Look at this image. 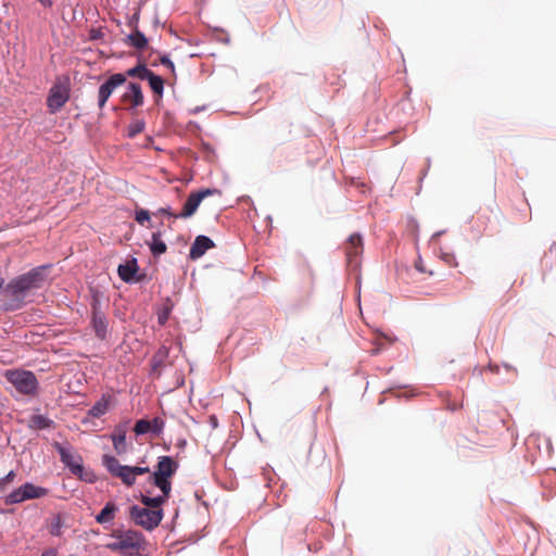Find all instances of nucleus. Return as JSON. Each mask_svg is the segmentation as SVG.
<instances>
[{"label":"nucleus","mask_w":556,"mask_h":556,"mask_svg":"<svg viewBox=\"0 0 556 556\" xmlns=\"http://www.w3.org/2000/svg\"><path fill=\"white\" fill-rule=\"evenodd\" d=\"M50 266H38L29 271L20 275L4 287L3 292L12 301L10 304L11 309L20 308L23 305V301L26 294L34 290L39 289L43 286L47 279V270Z\"/></svg>","instance_id":"nucleus-1"},{"label":"nucleus","mask_w":556,"mask_h":556,"mask_svg":"<svg viewBox=\"0 0 556 556\" xmlns=\"http://www.w3.org/2000/svg\"><path fill=\"white\" fill-rule=\"evenodd\" d=\"M178 462L170 456H160L155 470L150 475L149 481L165 495H170L172 478L178 470Z\"/></svg>","instance_id":"nucleus-2"},{"label":"nucleus","mask_w":556,"mask_h":556,"mask_svg":"<svg viewBox=\"0 0 556 556\" xmlns=\"http://www.w3.org/2000/svg\"><path fill=\"white\" fill-rule=\"evenodd\" d=\"M102 464L113 477L121 479L127 486L135 484L137 476L150 473L149 467L122 465L116 457L108 454L103 455Z\"/></svg>","instance_id":"nucleus-3"},{"label":"nucleus","mask_w":556,"mask_h":556,"mask_svg":"<svg viewBox=\"0 0 556 556\" xmlns=\"http://www.w3.org/2000/svg\"><path fill=\"white\" fill-rule=\"evenodd\" d=\"M130 519L147 531H152L160 526L163 520V509H149L142 506L132 505L129 508Z\"/></svg>","instance_id":"nucleus-4"},{"label":"nucleus","mask_w":556,"mask_h":556,"mask_svg":"<svg viewBox=\"0 0 556 556\" xmlns=\"http://www.w3.org/2000/svg\"><path fill=\"white\" fill-rule=\"evenodd\" d=\"M5 378L17 392L24 395H35L38 390V380L36 376L28 370H8Z\"/></svg>","instance_id":"nucleus-5"},{"label":"nucleus","mask_w":556,"mask_h":556,"mask_svg":"<svg viewBox=\"0 0 556 556\" xmlns=\"http://www.w3.org/2000/svg\"><path fill=\"white\" fill-rule=\"evenodd\" d=\"M49 490L42 486L26 482L12 491L5 498L7 504H17L27 500L41 498L47 496Z\"/></svg>","instance_id":"nucleus-6"},{"label":"nucleus","mask_w":556,"mask_h":556,"mask_svg":"<svg viewBox=\"0 0 556 556\" xmlns=\"http://www.w3.org/2000/svg\"><path fill=\"white\" fill-rule=\"evenodd\" d=\"M214 194H218L220 195V191L218 189H210V188H206V189H202V190H199V191H194V192H191L184 206H182V210L180 213H178V215H175V219L177 218H182V219H186V218H189L191 216L194 215V213L197 212L200 203L207 197L210 195H214Z\"/></svg>","instance_id":"nucleus-7"},{"label":"nucleus","mask_w":556,"mask_h":556,"mask_svg":"<svg viewBox=\"0 0 556 556\" xmlns=\"http://www.w3.org/2000/svg\"><path fill=\"white\" fill-rule=\"evenodd\" d=\"M70 99V87L65 83H56L49 90L47 106L50 113H56Z\"/></svg>","instance_id":"nucleus-8"},{"label":"nucleus","mask_w":556,"mask_h":556,"mask_svg":"<svg viewBox=\"0 0 556 556\" xmlns=\"http://www.w3.org/2000/svg\"><path fill=\"white\" fill-rule=\"evenodd\" d=\"M126 81V75L117 73L110 76V78L100 86L98 93V104L102 109L108 99L111 97L115 88L123 85Z\"/></svg>","instance_id":"nucleus-9"},{"label":"nucleus","mask_w":556,"mask_h":556,"mask_svg":"<svg viewBox=\"0 0 556 556\" xmlns=\"http://www.w3.org/2000/svg\"><path fill=\"white\" fill-rule=\"evenodd\" d=\"M52 445L60 454L61 462L68 467L74 475H80L83 472L84 467L79 456L75 455L70 448L59 442H54Z\"/></svg>","instance_id":"nucleus-10"},{"label":"nucleus","mask_w":556,"mask_h":556,"mask_svg":"<svg viewBox=\"0 0 556 556\" xmlns=\"http://www.w3.org/2000/svg\"><path fill=\"white\" fill-rule=\"evenodd\" d=\"M164 426L165 421L161 417H154L152 420L139 419L135 424L134 431L137 435L152 433L159 437L163 432Z\"/></svg>","instance_id":"nucleus-11"},{"label":"nucleus","mask_w":556,"mask_h":556,"mask_svg":"<svg viewBox=\"0 0 556 556\" xmlns=\"http://www.w3.org/2000/svg\"><path fill=\"white\" fill-rule=\"evenodd\" d=\"M363 238L359 233H352L345 243V255L350 265L357 266V257L363 253Z\"/></svg>","instance_id":"nucleus-12"},{"label":"nucleus","mask_w":556,"mask_h":556,"mask_svg":"<svg viewBox=\"0 0 556 556\" xmlns=\"http://www.w3.org/2000/svg\"><path fill=\"white\" fill-rule=\"evenodd\" d=\"M144 543V539L141 533L132 530H128L124 532L119 536V542L117 544L112 545V548H140Z\"/></svg>","instance_id":"nucleus-13"},{"label":"nucleus","mask_w":556,"mask_h":556,"mask_svg":"<svg viewBox=\"0 0 556 556\" xmlns=\"http://www.w3.org/2000/svg\"><path fill=\"white\" fill-rule=\"evenodd\" d=\"M214 247L215 244L212 239L203 235L198 236L190 248L189 257L191 260H198L202 257L207 250Z\"/></svg>","instance_id":"nucleus-14"},{"label":"nucleus","mask_w":556,"mask_h":556,"mask_svg":"<svg viewBox=\"0 0 556 556\" xmlns=\"http://www.w3.org/2000/svg\"><path fill=\"white\" fill-rule=\"evenodd\" d=\"M92 326L96 336L100 339H105L108 332V320L103 313H101L96 304L92 305Z\"/></svg>","instance_id":"nucleus-15"},{"label":"nucleus","mask_w":556,"mask_h":556,"mask_svg":"<svg viewBox=\"0 0 556 556\" xmlns=\"http://www.w3.org/2000/svg\"><path fill=\"white\" fill-rule=\"evenodd\" d=\"M126 433V426L119 425L115 427L114 431L111 434L114 450L118 455L125 454L127 452Z\"/></svg>","instance_id":"nucleus-16"},{"label":"nucleus","mask_w":556,"mask_h":556,"mask_svg":"<svg viewBox=\"0 0 556 556\" xmlns=\"http://www.w3.org/2000/svg\"><path fill=\"white\" fill-rule=\"evenodd\" d=\"M123 100L131 103L132 106L137 108L143 104V94L139 84L130 83L128 90L124 93Z\"/></svg>","instance_id":"nucleus-17"},{"label":"nucleus","mask_w":556,"mask_h":556,"mask_svg":"<svg viewBox=\"0 0 556 556\" xmlns=\"http://www.w3.org/2000/svg\"><path fill=\"white\" fill-rule=\"evenodd\" d=\"M138 271L137 260L132 258L125 264L118 265L117 273L119 278L125 282H130L134 280V276Z\"/></svg>","instance_id":"nucleus-18"},{"label":"nucleus","mask_w":556,"mask_h":556,"mask_svg":"<svg viewBox=\"0 0 556 556\" xmlns=\"http://www.w3.org/2000/svg\"><path fill=\"white\" fill-rule=\"evenodd\" d=\"M118 510L114 502H108L102 510L96 516V521L100 525L111 523Z\"/></svg>","instance_id":"nucleus-19"},{"label":"nucleus","mask_w":556,"mask_h":556,"mask_svg":"<svg viewBox=\"0 0 556 556\" xmlns=\"http://www.w3.org/2000/svg\"><path fill=\"white\" fill-rule=\"evenodd\" d=\"M125 42L140 51L148 47L147 37L138 28H135V30L126 37Z\"/></svg>","instance_id":"nucleus-20"},{"label":"nucleus","mask_w":556,"mask_h":556,"mask_svg":"<svg viewBox=\"0 0 556 556\" xmlns=\"http://www.w3.org/2000/svg\"><path fill=\"white\" fill-rule=\"evenodd\" d=\"M170 495H165L162 493V495L151 497L148 494H141L140 495V502L143 504L142 507L149 508V509H162L163 504L166 503V501L169 498Z\"/></svg>","instance_id":"nucleus-21"},{"label":"nucleus","mask_w":556,"mask_h":556,"mask_svg":"<svg viewBox=\"0 0 556 556\" xmlns=\"http://www.w3.org/2000/svg\"><path fill=\"white\" fill-rule=\"evenodd\" d=\"M111 395L104 394L102 397L96 402V404L89 409V415L93 418H99L104 415L110 406Z\"/></svg>","instance_id":"nucleus-22"},{"label":"nucleus","mask_w":556,"mask_h":556,"mask_svg":"<svg viewBox=\"0 0 556 556\" xmlns=\"http://www.w3.org/2000/svg\"><path fill=\"white\" fill-rule=\"evenodd\" d=\"M149 248H150L151 253L154 256H160V255H162V254H164L166 252L167 245L161 239V232L160 231L152 233V240L149 243Z\"/></svg>","instance_id":"nucleus-23"},{"label":"nucleus","mask_w":556,"mask_h":556,"mask_svg":"<svg viewBox=\"0 0 556 556\" xmlns=\"http://www.w3.org/2000/svg\"><path fill=\"white\" fill-rule=\"evenodd\" d=\"M53 421L42 415H34L29 418L28 427L34 430L50 428Z\"/></svg>","instance_id":"nucleus-24"},{"label":"nucleus","mask_w":556,"mask_h":556,"mask_svg":"<svg viewBox=\"0 0 556 556\" xmlns=\"http://www.w3.org/2000/svg\"><path fill=\"white\" fill-rule=\"evenodd\" d=\"M147 80L149 81L150 88L152 91L157 94L159 97H162L163 90H164V80L161 76L155 75L153 72H151L147 76Z\"/></svg>","instance_id":"nucleus-25"},{"label":"nucleus","mask_w":556,"mask_h":556,"mask_svg":"<svg viewBox=\"0 0 556 556\" xmlns=\"http://www.w3.org/2000/svg\"><path fill=\"white\" fill-rule=\"evenodd\" d=\"M152 71H150L146 64L143 63H139L137 66L132 67V68H129L127 72H126V77L129 76V77H138L140 79H147V76L151 73Z\"/></svg>","instance_id":"nucleus-26"},{"label":"nucleus","mask_w":556,"mask_h":556,"mask_svg":"<svg viewBox=\"0 0 556 556\" xmlns=\"http://www.w3.org/2000/svg\"><path fill=\"white\" fill-rule=\"evenodd\" d=\"M63 525L62 517L60 515L54 516L50 522L49 532L54 536H60L62 534Z\"/></svg>","instance_id":"nucleus-27"},{"label":"nucleus","mask_w":556,"mask_h":556,"mask_svg":"<svg viewBox=\"0 0 556 556\" xmlns=\"http://www.w3.org/2000/svg\"><path fill=\"white\" fill-rule=\"evenodd\" d=\"M144 126H146V124L143 121H136V122L131 123L128 126V132H127L128 137L129 138L136 137L138 134L143 131Z\"/></svg>","instance_id":"nucleus-28"},{"label":"nucleus","mask_w":556,"mask_h":556,"mask_svg":"<svg viewBox=\"0 0 556 556\" xmlns=\"http://www.w3.org/2000/svg\"><path fill=\"white\" fill-rule=\"evenodd\" d=\"M169 314H170V307L169 306L163 307L157 314L159 324L162 326L165 325L166 321L168 320Z\"/></svg>","instance_id":"nucleus-29"},{"label":"nucleus","mask_w":556,"mask_h":556,"mask_svg":"<svg viewBox=\"0 0 556 556\" xmlns=\"http://www.w3.org/2000/svg\"><path fill=\"white\" fill-rule=\"evenodd\" d=\"M136 220L139 223V224H143L148 220H150V214L148 211L146 210H139L136 212Z\"/></svg>","instance_id":"nucleus-30"},{"label":"nucleus","mask_w":556,"mask_h":556,"mask_svg":"<svg viewBox=\"0 0 556 556\" xmlns=\"http://www.w3.org/2000/svg\"><path fill=\"white\" fill-rule=\"evenodd\" d=\"M160 63L166 66L173 74L175 73V65L172 60L167 55H163L160 58Z\"/></svg>","instance_id":"nucleus-31"},{"label":"nucleus","mask_w":556,"mask_h":556,"mask_svg":"<svg viewBox=\"0 0 556 556\" xmlns=\"http://www.w3.org/2000/svg\"><path fill=\"white\" fill-rule=\"evenodd\" d=\"M154 214H155V215H159V214L167 215V216H169V217H172V218H174V219H175V215H177L176 213H174V212L172 211V208H170L169 206H167V207H161V208H159V210H157V212H156V213H154Z\"/></svg>","instance_id":"nucleus-32"},{"label":"nucleus","mask_w":556,"mask_h":556,"mask_svg":"<svg viewBox=\"0 0 556 556\" xmlns=\"http://www.w3.org/2000/svg\"><path fill=\"white\" fill-rule=\"evenodd\" d=\"M415 267L420 273H425L426 271L425 266H424V262H422L421 258H418V261H416Z\"/></svg>","instance_id":"nucleus-33"},{"label":"nucleus","mask_w":556,"mask_h":556,"mask_svg":"<svg viewBox=\"0 0 556 556\" xmlns=\"http://www.w3.org/2000/svg\"><path fill=\"white\" fill-rule=\"evenodd\" d=\"M15 477V472L14 471H10L3 479L4 482H11L13 481Z\"/></svg>","instance_id":"nucleus-34"},{"label":"nucleus","mask_w":556,"mask_h":556,"mask_svg":"<svg viewBox=\"0 0 556 556\" xmlns=\"http://www.w3.org/2000/svg\"><path fill=\"white\" fill-rule=\"evenodd\" d=\"M41 556H56V553L54 549H47L42 553Z\"/></svg>","instance_id":"nucleus-35"},{"label":"nucleus","mask_w":556,"mask_h":556,"mask_svg":"<svg viewBox=\"0 0 556 556\" xmlns=\"http://www.w3.org/2000/svg\"><path fill=\"white\" fill-rule=\"evenodd\" d=\"M43 7H51L52 1L51 0H38Z\"/></svg>","instance_id":"nucleus-36"},{"label":"nucleus","mask_w":556,"mask_h":556,"mask_svg":"<svg viewBox=\"0 0 556 556\" xmlns=\"http://www.w3.org/2000/svg\"><path fill=\"white\" fill-rule=\"evenodd\" d=\"M287 128H288V134L290 135V134H291V128H292V123H290V124L287 126Z\"/></svg>","instance_id":"nucleus-37"},{"label":"nucleus","mask_w":556,"mask_h":556,"mask_svg":"<svg viewBox=\"0 0 556 556\" xmlns=\"http://www.w3.org/2000/svg\"><path fill=\"white\" fill-rule=\"evenodd\" d=\"M4 280L0 277V289L3 287Z\"/></svg>","instance_id":"nucleus-38"},{"label":"nucleus","mask_w":556,"mask_h":556,"mask_svg":"<svg viewBox=\"0 0 556 556\" xmlns=\"http://www.w3.org/2000/svg\"><path fill=\"white\" fill-rule=\"evenodd\" d=\"M450 409L451 410H455V409H457V406L456 405H452V406H450Z\"/></svg>","instance_id":"nucleus-39"}]
</instances>
